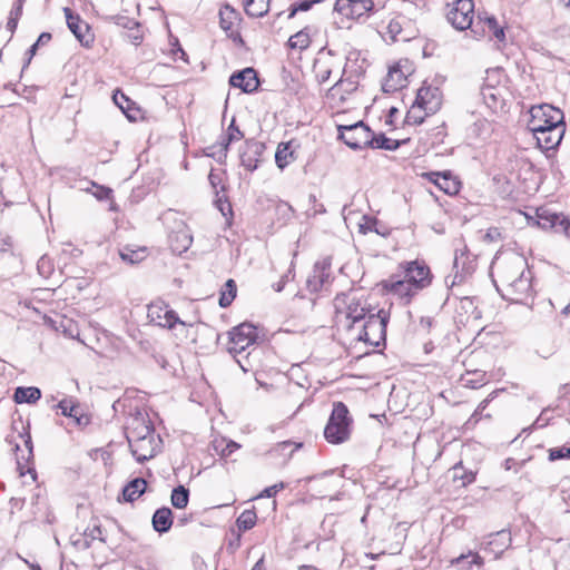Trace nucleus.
<instances>
[{"mask_svg":"<svg viewBox=\"0 0 570 570\" xmlns=\"http://www.w3.org/2000/svg\"><path fill=\"white\" fill-rule=\"evenodd\" d=\"M491 268L495 275L493 284L503 299L523 303L532 296L533 275L524 256L517 253L497 256Z\"/></svg>","mask_w":570,"mask_h":570,"instance_id":"obj_1","label":"nucleus"},{"mask_svg":"<svg viewBox=\"0 0 570 570\" xmlns=\"http://www.w3.org/2000/svg\"><path fill=\"white\" fill-rule=\"evenodd\" d=\"M387 323L389 314L384 309L370 313V315L356 326L358 330L357 340L373 347L384 346Z\"/></svg>","mask_w":570,"mask_h":570,"instance_id":"obj_2","label":"nucleus"},{"mask_svg":"<svg viewBox=\"0 0 570 570\" xmlns=\"http://www.w3.org/2000/svg\"><path fill=\"white\" fill-rule=\"evenodd\" d=\"M352 422L347 406L343 402H335L324 429V438L332 444L346 442L351 435Z\"/></svg>","mask_w":570,"mask_h":570,"instance_id":"obj_3","label":"nucleus"},{"mask_svg":"<svg viewBox=\"0 0 570 570\" xmlns=\"http://www.w3.org/2000/svg\"><path fill=\"white\" fill-rule=\"evenodd\" d=\"M334 303L337 312L345 309L346 318L350 321L347 325L350 331L356 330V326L361 324L370 313L374 312L373 308H368L363 304L353 292L337 294Z\"/></svg>","mask_w":570,"mask_h":570,"instance_id":"obj_4","label":"nucleus"},{"mask_svg":"<svg viewBox=\"0 0 570 570\" xmlns=\"http://www.w3.org/2000/svg\"><path fill=\"white\" fill-rule=\"evenodd\" d=\"M529 128L532 132L550 128L564 121L563 112L549 104L533 106L530 109Z\"/></svg>","mask_w":570,"mask_h":570,"instance_id":"obj_5","label":"nucleus"},{"mask_svg":"<svg viewBox=\"0 0 570 570\" xmlns=\"http://www.w3.org/2000/svg\"><path fill=\"white\" fill-rule=\"evenodd\" d=\"M147 317L150 323L163 328L171 330L175 325L191 326L180 320L177 313L163 299H156L147 306Z\"/></svg>","mask_w":570,"mask_h":570,"instance_id":"obj_6","label":"nucleus"},{"mask_svg":"<svg viewBox=\"0 0 570 570\" xmlns=\"http://www.w3.org/2000/svg\"><path fill=\"white\" fill-rule=\"evenodd\" d=\"M338 138L354 150L367 148L371 144L372 130L363 121L338 126Z\"/></svg>","mask_w":570,"mask_h":570,"instance_id":"obj_7","label":"nucleus"},{"mask_svg":"<svg viewBox=\"0 0 570 570\" xmlns=\"http://www.w3.org/2000/svg\"><path fill=\"white\" fill-rule=\"evenodd\" d=\"M474 3L472 0H456L446 14L448 21L458 30L468 28L478 35L476 27H473Z\"/></svg>","mask_w":570,"mask_h":570,"instance_id":"obj_8","label":"nucleus"},{"mask_svg":"<svg viewBox=\"0 0 570 570\" xmlns=\"http://www.w3.org/2000/svg\"><path fill=\"white\" fill-rule=\"evenodd\" d=\"M400 268L403 277L414 286L415 291H421L431 284V271L423 261L415 259L400 264Z\"/></svg>","mask_w":570,"mask_h":570,"instance_id":"obj_9","label":"nucleus"},{"mask_svg":"<svg viewBox=\"0 0 570 570\" xmlns=\"http://www.w3.org/2000/svg\"><path fill=\"white\" fill-rule=\"evenodd\" d=\"M258 340L257 328L250 323H242L229 331V352L242 353Z\"/></svg>","mask_w":570,"mask_h":570,"instance_id":"obj_10","label":"nucleus"},{"mask_svg":"<svg viewBox=\"0 0 570 570\" xmlns=\"http://www.w3.org/2000/svg\"><path fill=\"white\" fill-rule=\"evenodd\" d=\"M334 10L352 20L368 18L374 10L373 0H336Z\"/></svg>","mask_w":570,"mask_h":570,"instance_id":"obj_11","label":"nucleus"},{"mask_svg":"<svg viewBox=\"0 0 570 570\" xmlns=\"http://www.w3.org/2000/svg\"><path fill=\"white\" fill-rule=\"evenodd\" d=\"M416 101L420 107H423L425 115H433L441 108L442 91L439 87L424 82L417 90Z\"/></svg>","mask_w":570,"mask_h":570,"instance_id":"obj_12","label":"nucleus"},{"mask_svg":"<svg viewBox=\"0 0 570 570\" xmlns=\"http://www.w3.org/2000/svg\"><path fill=\"white\" fill-rule=\"evenodd\" d=\"M63 13L69 30L81 45L89 47L94 41V36L90 33L89 24L82 21L79 14L73 13V11L68 7L63 8Z\"/></svg>","mask_w":570,"mask_h":570,"instance_id":"obj_13","label":"nucleus"},{"mask_svg":"<svg viewBox=\"0 0 570 570\" xmlns=\"http://www.w3.org/2000/svg\"><path fill=\"white\" fill-rule=\"evenodd\" d=\"M564 131L566 125L564 121H562L559 125L535 131L533 132V136L537 139L538 146L542 150L549 151L556 149L560 145Z\"/></svg>","mask_w":570,"mask_h":570,"instance_id":"obj_14","label":"nucleus"},{"mask_svg":"<svg viewBox=\"0 0 570 570\" xmlns=\"http://www.w3.org/2000/svg\"><path fill=\"white\" fill-rule=\"evenodd\" d=\"M308 481L313 482L312 490L318 498H330L331 500L338 499L337 495H332V491L342 483V476H335L333 473L326 472L318 476H311Z\"/></svg>","mask_w":570,"mask_h":570,"instance_id":"obj_15","label":"nucleus"},{"mask_svg":"<svg viewBox=\"0 0 570 570\" xmlns=\"http://www.w3.org/2000/svg\"><path fill=\"white\" fill-rule=\"evenodd\" d=\"M154 434L155 429L151 422L146 420L140 412H137V414L132 416L129 425L127 426L128 443H131L136 440L154 439Z\"/></svg>","mask_w":570,"mask_h":570,"instance_id":"obj_16","label":"nucleus"},{"mask_svg":"<svg viewBox=\"0 0 570 570\" xmlns=\"http://www.w3.org/2000/svg\"><path fill=\"white\" fill-rule=\"evenodd\" d=\"M265 150V145L255 139H247L239 151L240 164L249 171L258 167L261 156Z\"/></svg>","mask_w":570,"mask_h":570,"instance_id":"obj_17","label":"nucleus"},{"mask_svg":"<svg viewBox=\"0 0 570 570\" xmlns=\"http://www.w3.org/2000/svg\"><path fill=\"white\" fill-rule=\"evenodd\" d=\"M422 176L448 195H455L460 191V181L449 170L424 173Z\"/></svg>","mask_w":570,"mask_h":570,"instance_id":"obj_18","label":"nucleus"},{"mask_svg":"<svg viewBox=\"0 0 570 570\" xmlns=\"http://www.w3.org/2000/svg\"><path fill=\"white\" fill-rule=\"evenodd\" d=\"M229 85L242 89L244 92L252 94L256 91L259 86L257 72L252 67L236 71L230 76Z\"/></svg>","mask_w":570,"mask_h":570,"instance_id":"obj_19","label":"nucleus"},{"mask_svg":"<svg viewBox=\"0 0 570 570\" xmlns=\"http://www.w3.org/2000/svg\"><path fill=\"white\" fill-rule=\"evenodd\" d=\"M331 264L326 261L315 263L312 274L307 277L306 287L311 293H316L328 283Z\"/></svg>","mask_w":570,"mask_h":570,"instance_id":"obj_20","label":"nucleus"},{"mask_svg":"<svg viewBox=\"0 0 570 570\" xmlns=\"http://www.w3.org/2000/svg\"><path fill=\"white\" fill-rule=\"evenodd\" d=\"M384 288L401 298H405L406 303L419 292L414 289V286L403 275H391L384 281Z\"/></svg>","mask_w":570,"mask_h":570,"instance_id":"obj_21","label":"nucleus"},{"mask_svg":"<svg viewBox=\"0 0 570 570\" xmlns=\"http://www.w3.org/2000/svg\"><path fill=\"white\" fill-rule=\"evenodd\" d=\"M299 144L292 139L286 142H279L275 153V163L279 169H284L298 158Z\"/></svg>","mask_w":570,"mask_h":570,"instance_id":"obj_22","label":"nucleus"},{"mask_svg":"<svg viewBox=\"0 0 570 570\" xmlns=\"http://www.w3.org/2000/svg\"><path fill=\"white\" fill-rule=\"evenodd\" d=\"M511 544V533L507 530H501L492 533L488 537L484 542V551L492 553L495 558H499L505 549Z\"/></svg>","mask_w":570,"mask_h":570,"instance_id":"obj_23","label":"nucleus"},{"mask_svg":"<svg viewBox=\"0 0 570 570\" xmlns=\"http://www.w3.org/2000/svg\"><path fill=\"white\" fill-rule=\"evenodd\" d=\"M490 77L487 78L489 81ZM481 97L489 109L492 111H498L502 109L504 106V97L502 92V88L495 87L489 82H485L481 87Z\"/></svg>","mask_w":570,"mask_h":570,"instance_id":"obj_24","label":"nucleus"},{"mask_svg":"<svg viewBox=\"0 0 570 570\" xmlns=\"http://www.w3.org/2000/svg\"><path fill=\"white\" fill-rule=\"evenodd\" d=\"M483 23V29H482V32L480 33L478 31V35L479 36H485V35H489V37L491 39H495L497 42H498V48L500 49V45H504L505 43V32H504V28L501 27L499 23H498V20L494 16H484V17H481L479 16V23Z\"/></svg>","mask_w":570,"mask_h":570,"instance_id":"obj_25","label":"nucleus"},{"mask_svg":"<svg viewBox=\"0 0 570 570\" xmlns=\"http://www.w3.org/2000/svg\"><path fill=\"white\" fill-rule=\"evenodd\" d=\"M239 19H240L239 12L237 10H235L232 6L224 4L220 8L219 24H220L222 29L225 31H230L229 37L233 38L234 40L237 37L239 39V41H243L239 32L233 30L235 22L238 21Z\"/></svg>","mask_w":570,"mask_h":570,"instance_id":"obj_26","label":"nucleus"},{"mask_svg":"<svg viewBox=\"0 0 570 570\" xmlns=\"http://www.w3.org/2000/svg\"><path fill=\"white\" fill-rule=\"evenodd\" d=\"M153 443L154 439L136 440L129 443L131 454L139 463H144L155 456L156 452Z\"/></svg>","mask_w":570,"mask_h":570,"instance_id":"obj_27","label":"nucleus"},{"mask_svg":"<svg viewBox=\"0 0 570 570\" xmlns=\"http://www.w3.org/2000/svg\"><path fill=\"white\" fill-rule=\"evenodd\" d=\"M153 528L158 533H166L173 525V512L169 508L163 507L154 512L151 519Z\"/></svg>","mask_w":570,"mask_h":570,"instance_id":"obj_28","label":"nucleus"},{"mask_svg":"<svg viewBox=\"0 0 570 570\" xmlns=\"http://www.w3.org/2000/svg\"><path fill=\"white\" fill-rule=\"evenodd\" d=\"M451 564L459 570H482L483 559L476 553L469 551L451 560Z\"/></svg>","mask_w":570,"mask_h":570,"instance_id":"obj_29","label":"nucleus"},{"mask_svg":"<svg viewBox=\"0 0 570 570\" xmlns=\"http://www.w3.org/2000/svg\"><path fill=\"white\" fill-rule=\"evenodd\" d=\"M147 489V481L144 478L130 480L122 489V499L125 502H134L139 499Z\"/></svg>","mask_w":570,"mask_h":570,"instance_id":"obj_30","label":"nucleus"},{"mask_svg":"<svg viewBox=\"0 0 570 570\" xmlns=\"http://www.w3.org/2000/svg\"><path fill=\"white\" fill-rule=\"evenodd\" d=\"M193 243V237L186 229L173 232L169 235L170 248L176 254L185 253Z\"/></svg>","mask_w":570,"mask_h":570,"instance_id":"obj_31","label":"nucleus"},{"mask_svg":"<svg viewBox=\"0 0 570 570\" xmlns=\"http://www.w3.org/2000/svg\"><path fill=\"white\" fill-rule=\"evenodd\" d=\"M112 100L129 120L134 121L137 119L139 109L135 107V102L130 100L129 97H127L121 90L117 89L114 92Z\"/></svg>","mask_w":570,"mask_h":570,"instance_id":"obj_32","label":"nucleus"},{"mask_svg":"<svg viewBox=\"0 0 570 570\" xmlns=\"http://www.w3.org/2000/svg\"><path fill=\"white\" fill-rule=\"evenodd\" d=\"M406 141H409V139L395 140V139H391V138L386 137L385 134H383V132H381L379 135H375L372 132L371 144L368 147L373 148V149H384V150L393 151V150H396L400 146H402Z\"/></svg>","mask_w":570,"mask_h":570,"instance_id":"obj_33","label":"nucleus"},{"mask_svg":"<svg viewBox=\"0 0 570 570\" xmlns=\"http://www.w3.org/2000/svg\"><path fill=\"white\" fill-rule=\"evenodd\" d=\"M57 407L61 410V414L63 416L75 419L78 425L82 424L83 420L85 423L88 422V419L80 413L79 405L76 404L71 399L61 400Z\"/></svg>","mask_w":570,"mask_h":570,"instance_id":"obj_34","label":"nucleus"},{"mask_svg":"<svg viewBox=\"0 0 570 570\" xmlns=\"http://www.w3.org/2000/svg\"><path fill=\"white\" fill-rule=\"evenodd\" d=\"M41 397V391L35 386H19L16 389L13 400L16 403H36Z\"/></svg>","mask_w":570,"mask_h":570,"instance_id":"obj_35","label":"nucleus"},{"mask_svg":"<svg viewBox=\"0 0 570 570\" xmlns=\"http://www.w3.org/2000/svg\"><path fill=\"white\" fill-rule=\"evenodd\" d=\"M271 0H243L244 10L253 18L264 17L269 10Z\"/></svg>","mask_w":570,"mask_h":570,"instance_id":"obj_36","label":"nucleus"},{"mask_svg":"<svg viewBox=\"0 0 570 570\" xmlns=\"http://www.w3.org/2000/svg\"><path fill=\"white\" fill-rule=\"evenodd\" d=\"M17 469L20 475L30 473L32 481H36L37 473L35 469L29 464L32 459H27V452L20 449L18 443L14 444Z\"/></svg>","mask_w":570,"mask_h":570,"instance_id":"obj_37","label":"nucleus"},{"mask_svg":"<svg viewBox=\"0 0 570 570\" xmlns=\"http://www.w3.org/2000/svg\"><path fill=\"white\" fill-rule=\"evenodd\" d=\"M461 381L463 385L470 389H479L485 384V372L475 370L468 371L465 375H462Z\"/></svg>","mask_w":570,"mask_h":570,"instance_id":"obj_38","label":"nucleus"},{"mask_svg":"<svg viewBox=\"0 0 570 570\" xmlns=\"http://www.w3.org/2000/svg\"><path fill=\"white\" fill-rule=\"evenodd\" d=\"M538 225L542 228H554L559 229V219L554 217H562V213H551L548 210H538Z\"/></svg>","mask_w":570,"mask_h":570,"instance_id":"obj_39","label":"nucleus"},{"mask_svg":"<svg viewBox=\"0 0 570 570\" xmlns=\"http://www.w3.org/2000/svg\"><path fill=\"white\" fill-rule=\"evenodd\" d=\"M119 255L124 262H126L130 265H134V264L140 263L141 261H144L146 258V249L145 248L132 249V248L126 246L119 250Z\"/></svg>","mask_w":570,"mask_h":570,"instance_id":"obj_40","label":"nucleus"},{"mask_svg":"<svg viewBox=\"0 0 570 570\" xmlns=\"http://www.w3.org/2000/svg\"><path fill=\"white\" fill-rule=\"evenodd\" d=\"M453 472V480L454 481H461L462 487H466L468 484H471L475 480V473L471 470H465L462 462L456 463L452 468Z\"/></svg>","mask_w":570,"mask_h":570,"instance_id":"obj_41","label":"nucleus"},{"mask_svg":"<svg viewBox=\"0 0 570 570\" xmlns=\"http://www.w3.org/2000/svg\"><path fill=\"white\" fill-rule=\"evenodd\" d=\"M171 504L177 509H184L189 502V490L184 485L174 488L170 495Z\"/></svg>","mask_w":570,"mask_h":570,"instance_id":"obj_42","label":"nucleus"},{"mask_svg":"<svg viewBox=\"0 0 570 570\" xmlns=\"http://www.w3.org/2000/svg\"><path fill=\"white\" fill-rule=\"evenodd\" d=\"M257 514L254 509L244 510L236 520L238 532L247 531L255 527Z\"/></svg>","mask_w":570,"mask_h":570,"instance_id":"obj_43","label":"nucleus"},{"mask_svg":"<svg viewBox=\"0 0 570 570\" xmlns=\"http://www.w3.org/2000/svg\"><path fill=\"white\" fill-rule=\"evenodd\" d=\"M237 286L234 279H228L225 285L224 289L222 291L220 297H219V306L220 307H228L236 297Z\"/></svg>","mask_w":570,"mask_h":570,"instance_id":"obj_44","label":"nucleus"},{"mask_svg":"<svg viewBox=\"0 0 570 570\" xmlns=\"http://www.w3.org/2000/svg\"><path fill=\"white\" fill-rule=\"evenodd\" d=\"M426 116L423 107H420L419 102L415 100L406 112L405 122L407 125H421Z\"/></svg>","mask_w":570,"mask_h":570,"instance_id":"obj_45","label":"nucleus"},{"mask_svg":"<svg viewBox=\"0 0 570 570\" xmlns=\"http://www.w3.org/2000/svg\"><path fill=\"white\" fill-rule=\"evenodd\" d=\"M311 43L309 35L306 31V28L299 30L288 39V46L293 49H306Z\"/></svg>","mask_w":570,"mask_h":570,"instance_id":"obj_46","label":"nucleus"},{"mask_svg":"<svg viewBox=\"0 0 570 570\" xmlns=\"http://www.w3.org/2000/svg\"><path fill=\"white\" fill-rule=\"evenodd\" d=\"M37 269L42 277L48 278L53 272V264L48 256L43 255L37 263Z\"/></svg>","mask_w":570,"mask_h":570,"instance_id":"obj_47","label":"nucleus"},{"mask_svg":"<svg viewBox=\"0 0 570 570\" xmlns=\"http://www.w3.org/2000/svg\"><path fill=\"white\" fill-rule=\"evenodd\" d=\"M561 459H570V448L563 445L559 448H552L549 450L550 461H557Z\"/></svg>","mask_w":570,"mask_h":570,"instance_id":"obj_48","label":"nucleus"},{"mask_svg":"<svg viewBox=\"0 0 570 570\" xmlns=\"http://www.w3.org/2000/svg\"><path fill=\"white\" fill-rule=\"evenodd\" d=\"M225 135H227V141H238L244 138L243 131L235 124V118L232 119Z\"/></svg>","mask_w":570,"mask_h":570,"instance_id":"obj_49","label":"nucleus"},{"mask_svg":"<svg viewBox=\"0 0 570 570\" xmlns=\"http://www.w3.org/2000/svg\"><path fill=\"white\" fill-rule=\"evenodd\" d=\"M286 484L284 482H278L274 485L265 488L258 498H273L277 494L278 491L285 489Z\"/></svg>","mask_w":570,"mask_h":570,"instance_id":"obj_50","label":"nucleus"},{"mask_svg":"<svg viewBox=\"0 0 570 570\" xmlns=\"http://www.w3.org/2000/svg\"><path fill=\"white\" fill-rule=\"evenodd\" d=\"M19 438L23 441L24 450L27 452V459L33 458V445L32 440L29 431H24L23 433L19 434Z\"/></svg>","mask_w":570,"mask_h":570,"instance_id":"obj_51","label":"nucleus"},{"mask_svg":"<svg viewBox=\"0 0 570 570\" xmlns=\"http://www.w3.org/2000/svg\"><path fill=\"white\" fill-rule=\"evenodd\" d=\"M334 88H342L344 92L351 94L356 90V82L351 80L350 78H341L334 86Z\"/></svg>","mask_w":570,"mask_h":570,"instance_id":"obj_52","label":"nucleus"},{"mask_svg":"<svg viewBox=\"0 0 570 570\" xmlns=\"http://www.w3.org/2000/svg\"><path fill=\"white\" fill-rule=\"evenodd\" d=\"M365 219L364 224H360V232L363 234H366L367 232H375L377 234H381L379 229L375 228L377 220L373 217H363Z\"/></svg>","mask_w":570,"mask_h":570,"instance_id":"obj_53","label":"nucleus"},{"mask_svg":"<svg viewBox=\"0 0 570 570\" xmlns=\"http://www.w3.org/2000/svg\"><path fill=\"white\" fill-rule=\"evenodd\" d=\"M139 350L146 354H149L151 356H155V345L149 338L141 337L137 342Z\"/></svg>","mask_w":570,"mask_h":570,"instance_id":"obj_54","label":"nucleus"},{"mask_svg":"<svg viewBox=\"0 0 570 570\" xmlns=\"http://www.w3.org/2000/svg\"><path fill=\"white\" fill-rule=\"evenodd\" d=\"M501 239L502 233L498 227H490L484 235V240L489 243L499 242Z\"/></svg>","mask_w":570,"mask_h":570,"instance_id":"obj_55","label":"nucleus"},{"mask_svg":"<svg viewBox=\"0 0 570 570\" xmlns=\"http://www.w3.org/2000/svg\"><path fill=\"white\" fill-rule=\"evenodd\" d=\"M232 539L227 544V549L230 552H235L240 547L242 534L238 531L232 530Z\"/></svg>","mask_w":570,"mask_h":570,"instance_id":"obj_56","label":"nucleus"},{"mask_svg":"<svg viewBox=\"0 0 570 570\" xmlns=\"http://www.w3.org/2000/svg\"><path fill=\"white\" fill-rule=\"evenodd\" d=\"M233 141H227V135H223L220 137V140L218 141V147H219L218 160L219 161H222V159H225L227 157V151H228L229 145Z\"/></svg>","mask_w":570,"mask_h":570,"instance_id":"obj_57","label":"nucleus"},{"mask_svg":"<svg viewBox=\"0 0 570 570\" xmlns=\"http://www.w3.org/2000/svg\"><path fill=\"white\" fill-rule=\"evenodd\" d=\"M240 448V445L238 443H236L235 441H227L225 443V446L220 449V455L223 458H227L232 453H234L236 450H238Z\"/></svg>","mask_w":570,"mask_h":570,"instance_id":"obj_58","label":"nucleus"},{"mask_svg":"<svg viewBox=\"0 0 570 570\" xmlns=\"http://www.w3.org/2000/svg\"><path fill=\"white\" fill-rule=\"evenodd\" d=\"M559 219V229L558 232L564 233L568 237H570V217L562 214V217H556Z\"/></svg>","mask_w":570,"mask_h":570,"instance_id":"obj_59","label":"nucleus"},{"mask_svg":"<svg viewBox=\"0 0 570 570\" xmlns=\"http://www.w3.org/2000/svg\"><path fill=\"white\" fill-rule=\"evenodd\" d=\"M208 180L212 187L215 189V193L218 194L217 187L223 183L222 175L212 170L208 175Z\"/></svg>","mask_w":570,"mask_h":570,"instance_id":"obj_60","label":"nucleus"},{"mask_svg":"<svg viewBox=\"0 0 570 570\" xmlns=\"http://www.w3.org/2000/svg\"><path fill=\"white\" fill-rule=\"evenodd\" d=\"M116 23L118 26H122L125 28H128L129 30H134V28H138L139 27V23L137 21L129 20L126 17H117Z\"/></svg>","mask_w":570,"mask_h":570,"instance_id":"obj_61","label":"nucleus"},{"mask_svg":"<svg viewBox=\"0 0 570 570\" xmlns=\"http://www.w3.org/2000/svg\"><path fill=\"white\" fill-rule=\"evenodd\" d=\"M24 0H17L10 11L9 17H16V19L19 20V18L22 14V8H23Z\"/></svg>","mask_w":570,"mask_h":570,"instance_id":"obj_62","label":"nucleus"},{"mask_svg":"<svg viewBox=\"0 0 570 570\" xmlns=\"http://www.w3.org/2000/svg\"><path fill=\"white\" fill-rule=\"evenodd\" d=\"M11 247V238L8 236L0 237V255H6L9 253Z\"/></svg>","mask_w":570,"mask_h":570,"instance_id":"obj_63","label":"nucleus"},{"mask_svg":"<svg viewBox=\"0 0 570 570\" xmlns=\"http://www.w3.org/2000/svg\"><path fill=\"white\" fill-rule=\"evenodd\" d=\"M291 274V271H288L286 274H284L281 279L277 283L273 284V288L275 292H282L288 282V275Z\"/></svg>","mask_w":570,"mask_h":570,"instance_id":"obj_64","label":"nucleus"}]
</instances>
